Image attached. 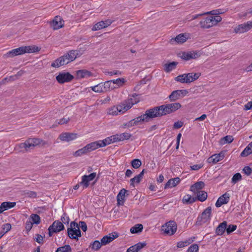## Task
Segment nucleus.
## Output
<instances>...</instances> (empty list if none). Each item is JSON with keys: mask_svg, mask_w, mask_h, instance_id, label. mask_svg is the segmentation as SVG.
I'll list each match as a JSON object with an SVG mask.
<instances>
[{"mask_svg": "<svg viewBox=\"0 0 252 252\" xmlns=\"http://www.w3.org/2000/svg\"><path fill=\"white\" fill-rule=\"evenodd\" d=\"M78 55L77 51H70L65 54L53 62L51 66L54 67H59L62 65L66 64L74 60Z\"/></svg>", "mask_w": 252, "mask_h": 252, "instance_id": "1", "label": "nucleus"}, {"mask_svg": "<svg viewBox=\"0 0 252 252\" xmlns=\"http://www.w3.org/2000/svg\"><path fill=\"white\" fill-rule=\"evenodd\" d=\"M40 49L36 46H22L9 51L6 55L8 57H13L25 53H32L38 52Z\"/></svg>", "mask_w": 252, "mask_h": 252, "instance_id": "2", "label": "nucleus"}, {"mask_svg": "<svg viewBox=\"0 0 252 252\" xmlns=\"http://www.w3.org/2000/svg\"><path fill=\"white\" fill-rule=\"evenodd\" d=\"M220 14L214 15L215 16H210L206 17L200 22V25L202 28L209 29L214 26L216 25L222 20L221 17L219 16Z\"/></svg>", "mask_w": 252, "mask_h": 252, "instance_id": "3", "label": "nucleus"}, {"mask_svg": "<svg viewBox=\"0 0 252 252\" xmlns=\"http://www.w3.org/2000/svg\"><path fill=\"white\" fill-rule=\"evenodd\" d=\"M139 101V99L137 97V95L135 94L134 95H129L127 99L119 104L120 107H122V109H120V110H121L122 113L124 114L130 109L133 105L137 103Z\"/></svg>", "mask_w": 252, "mask_h": 252, "instance_id": "4", "label": "nucleus"}, {"mask_svg": "<svg viewBox=\"0 0 252 252\" xmlns=\"http://www.w3.org/2000/svg\"><path fill=\"white\" fill-rule=\"evenodd\" d=\"M200 76V73L183 74L176 77L175 80L182 83H190L197 80Z\"/></svg>", "mask_w": 252, "mask_h": 252, "instance_id": "5", "label": "nucleus"}, {"mask_svg": "<svg viewBox=\"0 0 252 252\" xmlns=\"http://www.w3.org/2000/svg\"><path fill=\"white\" fill-rule=\"evenodd\" d=\"M45 142L39 138H29L24 143L20 144V147L24 148L26 150L32 149L36 146L44 145Z\"/></svg>", "mask_w": 252, "mask_h": 252, "instance_id": "6", "label": "nucleus"}, {"mask_svg": "<svg viewBox=\"0 0 252 252\" xmlns=\"http://www.w3.org/2000/svg\"><path fill=\"white\" fill-rule=\"evenodd\" d=\"M162 111V110L160 106L147 110L144 114L147 122H149L150 120L155 118L163 116L164 115Z\"/></svg>", "mask_w": 252, "mask_h": 252, "instance_id": "7", "label": "nucleus"}, {"mask_svg": "<svg viewBox=\"0 0 252 252\" xmlns=\"http://www.w3.org/2000/svg\"><path fill=\"white\" fill-rule=\"evenodd\" d=\"M67 233L68 237L73 239L78 240V237L81 236L79 225L75 221L70 223V227L67 229Z\"/></svg>", "mask_w": 252, "mask_h": 252, "instance_id": "8", "label": "nucleus"}, {"mask_svg": "<svg viewBox=\"0 0 252 252\" xmlns=\"http://www.w3.org/2000/svg\"><path fill=\"white\" fill-rule=\"evenodd\" d=\"M177 228V224L175 221L170 220L161 227V230L166 235H173L176 231Z\"/></svg>", "mask_w": 252, "mask_h": 252, "instance_id": "9", "label": "nucleus"}, {"mask_svg": "<svg viewBox=\"0 0 252 252\" xmlns=\"http://www.w3.org/2000/svg\"><path fill=\"white\" fill-rule=\"evenodd\" d=\"M164 115L171 113L181 107V105L178 102L169 103L160 105Z\"/></svg>", "mask_w": 252, "mask_h": 252, "instance_id": "10", "label": "nucleus"}, {"mask_svg": "<svg viewBox=\"0 0 252 252\" xmlns=\"http://www.w3.org/2000/svg\"><path fill=\"white\" fill-rule=\"evenodd\" d=\"M64 228V225L62 222L59 220H55L48 228L49 235L51 237L53 233L59 232Z\"/></svg>", "mask_w": 252, "mask_h": 252, "instance_id": "11", "label": "nucleus"}, {"mask_svg": "<svg viewBox=\"0 0 252 252\" xmlns=\"http://www.w3.org/2000/svg\"><path fill=\"white\" fill-rule=\"evenodd\" d=\"M252 28V20L239 25L234 28V31L236 33H243L248 32Z\"/></svg>", "mask_w": 252, "mask_h": 252, "instance_id": "12", "label": "nucleus"}, {"mask_svg": "<svg viewBox=\"0 0 252 252\" xmlns=\"http://www.w3.org/2000/svg\"><path fill=\"white\" fill-rule=\"evenodd\" d=\"M211 211L212 209L210 207H208L205 209L201 215L198 217V222L200 224H202L209 221L211 219Z\"/></svg>", "mask_w": 252, "mask_h": 252, "instance_id": "13", "label": "nucleus"}, {"mask_svg": "<svg viewBox=\"0 0 252 252\" xmlns=\"http://www.w3.org/2000/svg\"><path fill=\"white\" fill-rule=\"evenodd\" d=\"M73 78V75L68 72H62L56 76L57 81L61 84L68 82Z\"/></svg>", "mask_w": 252, "mask_h": 252, "instance_id": "14", "label": "nucleus"}, {"mask_svg": "<svg viewBox=\"0 0 252 252\" xmlns=\"http://www.w3.org/2000/svg\"><path fill=\"white\" fill-rule=\"evenodd\" d=\"M188 93L189 92L187 90H176L173 91L169 97L171 100L175 101L187 95Z\"/></svg>", "mask_w": 252, "mask_h": 252, "instance_id": "15", "label": "nucleus"}, {"mask_svg": "<svg viewBox=\"0 0 252 252\" xmlns=\"http://www.w3.org/2000/svg\"><path fill=\"white\" fill-rule=\"evenodd\" d=\"M96 174L95 172L91 173L89 175H83L82 176L80 185L83 186L84 188H87L89 185V182L93 181L96 177Z\"/></svg>", "mask_w": 252, "mask_h": 252, "instance_id": "16", "label": "nucleus"}, {"mask_svg": "<svg viewBox=\"0 0 252 252\" xmlns=\"http://www.w3.org/2000/svg\"><path fill=\"white\" fill-rule=\"evenodd\" d=\"M112 23L111 20L108 19L105 21H101L95 24L92 28L93 31L100 30L110 26Z\"/></svg>", "mask_w": 252, "mask_h": 252, "instance_id": "17", "label": "nucleus"}, {"mask_svg": "<svg viewBox=\"0 0 252 252\" xmlns=\"http://www.w3.org/2000/svg\"><path fill=\"white\" fill-rule=\"evenodd\" d=\"M189 37V34L181 33L178 35L175 38L171 39L170 43L171 44H174V42H176L178 44H182L185 42Z\"/></svg>", "mask_w": 252, "mask_h": 252, "instance_id": "18", "label": "nucleus"}, {"mask_svg": "<svg viewBox=\"0 0 252 252\" xmlns=\"http://www.w3.org/2000/svg\"><path fill=\"white\" fill-rule=\"evenodd\" d=\"M59 138L61 141L69 142L77 138V134L69 132H65L60 134Z\"/></svg>", "mask_w": 252, "mask_h": 252, "instance_id": "19", "label": "nucleus"}, {"mask_svg": "<svg viewBox=\"0 0 252 252\" xmlns=\"http://www.w3.org/2000/svg\"><path fill=\"white\" fill-rule=\"evenodd\" d=\"M229 194L225 192L218 199L215 205L217 208L220 207L222 205L227 204L229 201Z\"/></svg>", "mask_w": 252, "mask_h": 252, "instance_id": "20", "label": "nucleus"}, {"mask_svg": "<svg viewBox=\"0 0 252 252\" xmlns=\"http://www.w3.org/2000/svg\"><path fill=\"white\" fill-rule=\"evenodd\" d=\"M51 25L54 30H58L63 26L64 21L60 16H57L54 18Z\"/></svg>", "mask_w": 252, "mask_h": 252, "instance_id": "21", "label": "nucleus"}, {"mask_svg": "<svg viewBox=\"0 0 252 252\" xmlns=\"http://www.w3.org/2000/svg\"><path fill=\"white\" fill-rule=\"evenodd\" d=\"M220 12L219 10H212V11L207 12H204V13H200V14H195V15L189 16L187 18V19L189 21H192L195 19H197L198 17H199L201 16L204 15H206V14L217 15L218 14H220Z\"/></svg>", "mask_w": 252, "mask_h": 252, "instance_id": "22", "label": "nucleus"}, {"mask_svg": "<svg viewBox=\"0 0 252 252\" xmlns=\"http://www.w3.org/2000/svg\"><path fill=\"white\" fill-rule=\"evenodd\" d=\"M200 56L199 52L194 51H189L184 53L182 56V58L185 60L188 61L190 59H194Z\"/></svg>", "mask_w": 252, "mask_h": 252, "instance_id": "23", "label": "nucleus"}, {"mask_svg": "<svg viewBox=\"0 0 252 252\" xmlns=\"http://www.w3.org/2000/svg\"><path fill=\"white\" fill-rule=\"evenodd\" d=\"M118 237V235L117 233H114L109 234L108 235H106L104 236L101 239V245H106L107 244L110 243L112 241H113L115 239L117 238Z\"/></svg>", "mask_w": 252, "mask_h": 252, "instance_id": "24", "label": "nucleus"}, {"mask_svg": "<svg viewBox=\"0 0 252 252\" xmlns=\"http://www.w3.org/2000/svg\"><path fill=\"white\" fill-rule=\"evenodd\" d=\"M126 192L127 190L125 189H123L120 190L117 196V201L118 205L122 206L124 205L125 202V196Z\"/></svg>", "mask_w": 252, "mask_h": 252, "instance_id": "25", "label": "nucleus"}, {"mask_svg": "<svg viewBox=\"0 0 252 252\" xmlns=\"http://www.w3.org/2000/svg\"><path fill=\"white\" fill-rule=\"evenodd\" d=\"M204 186L205 184L203 182H197L190 186V190L195 194L201 191V189L204 187Z\"/></svg>", "mask_w": 252, "mask_h": 252, "instance_id": "26", "label": "nucleus"}, {"mask_svg": "<svg viewBox=\"0 0 252 252\" xmlns=\"http://www.w3.org/2000/svg\"><path fill=\"white\" fill-rule=\"evenodd\" d=\"M224 158V154L220 153L217 154H214L208 158L207 161L209 163L216 164L218 162Z\"/></svg>", "mask_w": 252, "mask_h": 252, "instance_id": "27", "label": "nucleus"}, {"mask_svg": "<svg viewBox=\"0 0 252 252\" xmlns=\"http://www.w3.org/2000/svg\"><path fill=\"white\" fill-rule=\"evenodd\" d=\"M88 153L93 151L99 148L102 147L100 140L90 143L86 145Z\"/></svg>", "mask_w": 252, "mask_h": 252, "instance_id": "28", "label": "nucleus"}, {"mask_svg": "<svg viewBox=\"0 0 252 252\" xmlns=\"http://www.w3.org/2000/svg\"><path fill=\"white\" fill-rule=\"evenodd\" d=\"M114 136L116 142H118L129 139L131 137V134L128 132H124L114 134Z\"/></svg>", "mask_w": 252, "mask_h": 252, "instance_id": "29", "label": "nucleus"}, {"mask_svg": "<svg viewBox=\"0 0 252 252\" xmlns=\"http://www.w3.org/2000/svg\"><path fill=\"white\" fill-rule=\"evenodd\" d=\"M146 245L145 243H138L130 247L126 251V252H138L141 249Z\"/></svg>", "mask_w": 252, "mask_h": 252, "instance_id": "30", "label": "nucleus"}, {"mask_svg": "<svg viewBox=\"0 0 252 252\" xmlns=\"http://www.w3.org/2000/svg\"><path fill=\"white\" fill-rule=\"evenodd\" d=\"M227 228V222L225 221L220 223L216 229V233L218 235H222Z\"/></svg>", "mask_w": 252, "mask_h": 252, "instance_id": "31", "label": "nucleus"}, {"mask_svg": "<svg viewBox=\"0 0 252 252\" xmlns=\"http://www.w3.org/2000/svg\"><path fill=\"white\" fill-rule=\"evenodd\" d=\"M180 181V179L178 177L171 179L165 185L164 189L174 187L179 183Z\"/></svg>", "mask_w": 252, "mask_h": 252, "instance_id": "32", "label": "nucleus"}, {"mask_svg": "<svg viewBox=\"0 0 252 252\" xmlns=\"http://www.w3.org/2000/svg\"><path fill=\"white\" fill-rule=\"evenodd\" d=\"M120 109H122V107H120V104L117 106H114L108 109V113L113 116H117L120 114H123Z\"/></svg>", "mask_w": 252, "mask_h": 252, "instance_id": "33", "label": "nucleus"}, {"mask_svg": "<svg viewBox=\"0 0 252 252\" xmlns=\"http://www.w3.org/2000/svg\"><path fill=\"white\" fill-rule=\"evenodd\" d=\"M102 147H105L110 144L115 143L116 140L114 135L108 137L102 140H100Z\"/></svg>", "mask_w": 252, "mask_h": 252, "instance_id": "34", "label": "nucleus"}, {"mask_svg": "<svg viewBox=\"0 0 252 252\" xmlns=\"http://www.w3.org/2000/svg\"><path fill=\"white\" fill-rule=\"evenodd\" d=\"M144 174V170H142L138 175L130 179V186L134 187L135 184H138L141 181Z\"/></svg>", "mask_w": 252, "mask_h": 252, "instance_id": "35", "label": "nucleus"}, {"mask_svg": "<svg viewBox=\"0 0 252 252\" xmlns=\"http://www.w3.org/2000/svg\"><path fill=\"white\" fill-rule=\"evenodd\" d=\"M195 240V237H193L189 238L188 240L183 241H180L177 243V247L179 248H184L189 245L190 244L192 243Z\"/></svg>", "mask_w": 252, "mask_h": 252, "instance_id": "36", "label": "nucleus"}, {"mask_svg": "<svg viewBox=\"0 0 252 252\" xmlns=\"http://www.w3.org/2000/svg\"><path fill=\"white\" fill-rule=\"evenodd\" d=\"M196 200V198L195 197H192L189 194L185 195L182 199L183 203L187 204H191Z\"/></svg>", "mask_w": 252, "mask_h": 252, "instance_id": "37", "label": "nucleus"}, {"mask_svg": "<svg viewBox=\"0 0 252 252\" xmlns=\"http://www.w3.org/2000/svg\"><path fill=\"white\" fill-rule=\"evenodd\" d=\"M195 194H196L197 197H195L196 200H198L201 202H203L206 200L207 198V193L206 191L204 190H201L199 191Z\"/></svg>", "mask_w": 252, "mask_h": 252, "instance_id": "38", "label": "nucleus"}, {"mask_svg": "<svg viewBox=\"0 0 252 252\" xmlns=\"http://www.w3.org/2000/svg\"><path fill=\"white\" fill-rule=\"evenodd\" d=\"M89 153L87 149L86 146H84L82 148H81L75 152H74L72 155L75 157H81L83 155H86Z\"/></svg>", "mask_w": 252, "mask_h": 252, "instance_id": "39", "label": "nucleus"}, {"mask_svg": "<svg viewBox=\"0 0 252 252\" xmlns=\"http://www.w3.org/2000/svg\"><path fill=\"white\" fill-rule=\"evenodd\" d=\"M77 76L79 78H87L91 75V73L87 70H79L76 72Z\"/></svg>", "mask_w": 252, "mask_h": 252, "instance_id": "40", "label": "nucleus"}, {"mask_svg": "<svg viewBox=\"0 0 252 252\" xmlns=\"http://www.w3.org/2000/svg\"><path fill=\"white\" fill-rule=\"evenodd\" d=\"M134 122L135 126H137L139 124H141L144 122H148L145 114L141 115V116L136 117L133 119Z\"/></svg>", "mask_w": 252, "mask_h": 252, "instance_id": "41", "label": "nucleus"}, {"mask_svg": "<svg viewBox=\"0 0 252 252\" xmlns=\"http://www.w3.org/2000/svg\"><path fill=\"white\" fill-rule=\"evenodd\" d=\"M29 220L32 221L33 224H39L41 221L39 216L35 214H32L29 218Z\"/></svg>", "mask_w": 252, "mask_h": 252, "instance_id": "42", "label": "nucleus"}, {"mask_svg": "<svg viewBox=\"0 0 252 252\" xmlns=\"http://www.w3.org/2000/svg\"><path fill=\"white\" fill-rule=\"evenodd\" d=\"M143 227L141 224H136L134 226L132 227L130 231L132 234L137 233L141 232L143 230Z\"/></svg>", "mask_w": 252, "mask_h": 252, "instance_id": "43", "label": "nucleus"}, {"mask_svg": "<svg viewBox=\"0 0 252 252\" xmlns=\"http://www.w3.org/2000/svg\"><path fill=\"white\" fill-rule=\"evenodd\" d=\"M91 89L95 93H102L105 92L103 89V83H99L95 86L91 87Z\"/></svg>", "mask_w": 252, "mask_h": 252, "instance_id": "44", "label": "nucleus"}, {"mask_svg": "<svg viewBox=\"0 0 252 252\" xmlns=\"http://www.w3.org/2000/svg\"><path fill=\"white\" fill-rule=\"evenodd\" d=\"M177 64V63L175 62H173L165 64L164 65V69L166 72H169L175 68L176 65Z\"/></svg>", "mask_w": 252, "mask_h": 252, "instance_id": "45", "label": "nucleus"}, {"mask_svg": "<svg viewBox=\"0 0 252 252\" xmlns=\"http://www.w3.org/2000/svg\"><path fill=\"white\" fill-rule=\"evenodd\" d=\"M16 205L15 202H3L1 204L3 211L7 210L14 207Z\"/></svg>", "mask_w": 252, "mask_h": 252, "instance_id": "46", "label": "nucleus"}, {"mask_svg": "<svg viewBox=\"0 0 252 252\" xmlns=\"http://www.w3.org/2000/svg\"><path fill=\"white\" fill-rule=\"evenodd\" d=\"M103 89H105V92L108 91L110 90H112L115 87L113 85V82L112 80L106 81L104 83H103Z\"/></svg>", "mask_w": 252, "mask_h": 252, "instance_id": "47", "label": "nucleus"}, {"mask_svg": "<svg viewBox=\"0 0 252 252\" xmlns=\"http://www.w3.org/2000/svg\"><path fill=\"white\" fill-rule=\"evenodd\" d=\"M234 140V138L231 135H227L221 139V143L222 144H225L226 143H230Z\"/></svg>", "mask_w": 252, "mask_h": 252, "instance_id": "48", "label": "nucleus"}, {"mask_svg": "<svg viewBox=\"0 0 252 252\" xmlns=\"http://www.w3.org/2000/svg\"><path fill=\"white\" fill-rule=\"evenodd\" d=\"M251 154H252V150L249 144L244 149V150L241 153L242 157H246Z\"/></svg>", "mask_w": 252, "mask_h": 252, "instance_id": "49", "label": "nucleus"}, {"mask_svg": "<svg viewBox=\"0 0 252 252\" xmlns=\"http://www.w3.org/2000/svg\"><path fill=\"white\" fill-rule=\"evenodd\" d=\"M251 154H252V150L249 144L244 149V150L241 153L242 157H246Z\"/></svg>", "mask_w": 252, "mask_h": 252, "instance_id": "50", "label": "nucleus"}, {"mask_svg": "<svg viewBox=\"0 0 252 252\" xmlns=\"http://www.w3.org/2000/svg\"><path fill=\"white\" fill-rule=\"evenodd\" d=\"M113 85L116 84L118 87L122 86L126 82V80L123 78L112 80Z\"/></svg>", "mask_w": 252, "mask_h": 252, "instance_id": "51", "label": "nucleus"}, {"mask_svg": "<svg viewBox=\"0 0 252 252\" xmlns=\"http://www.w3.org/2000/svg\"><path fill=\"white\" fill-rule=\"evenodd\" d=\"M71 251V247L69 245L58 248L56 252H69Z\"/></svg>", "mask_w": 252, "mask_h": 252, "instance_id": "52", "label": "nucleus"}, {"mask_svg": "<svg viewBox=\"0 0 252 252\" xmlns=\"http://www.w3.org/2000/svg\"><path fill=\"white\" fill-rule=\"evenodd\" d=\"M131 164L134 168L137 169L141 165L142 162L139 159H134L131 161Z\"/></svg>", "mask_w": 252, "mask_h": 252, "instance_id": "53", "label": "nucleus"}, {"mask_svg": "<svg viewBox=\"0 0 252 252\" xmlns=\"http://www.w3.org/2000/svg\"><path fill=\"white\" fill-rule=\"evenodd\" d=\"M242 179V176L240 173H237L235 174L232 178V182L233 184H236L238 181H240Z\"/></svg>", "mask_w": 252, "mask_h": 252, "instance_id": "54", "label": "nucleus"}, {"mask_svg": "<svg viewBox=\"0 0 252 252\" xmlns=\"http://www.w3.org/2000/svg\"><path fill=\"white\" fill-rule=\"evenodd\" d=\"M102 246V245H101V242H100L99 241L96 240L93 243L92 248L95 251H97Z\"/></svg>", "mask_w": 252, "mask_h": 252, "instance_id": "55", "label": "nucleus"}, {"mask_svg": "<svg viewBox=\"0 0 252 252\" xmlns=\"http://www.w3.org/2000/svg\"><path fill=\"white\" fill-rule=\"evenodd\" d=\"M61 220L62 223H63L64 224H68L70 221L69 217L65 213H63L61 217Z\"/></svg>", "mask_w": 252, "mask_h": 252, "instance_id": "56", "label": "nucleus"}, {"mask_svg": "<svg viewBox=\"0 0 252 252\" xmlns=\"http://www.w3.org/2000/svg\"><path fill=\"white\" fill-rule=\"evenodd\" d=\"M199 247L197 244H193L191 245L188 250V252H198Z\"/></svg>", "mask_w": 252, "mask_h": 252, "instance_id": "57", "label": "nucleus"}, {"mask_svg": "<svg viewBox=\"0 0 252 252\" xmlns=\"http://www.w3.org/2000/svg\"><path fill=\"white\" fill-rule=\"evenodd\" d=\"M237 228V226L234 224L229 225L226 228V232L227 234H230L235 231Z\"/></svg>", "mask_w": 252, "mask_h": 252, "instance_id": "58", "label": "nucleus"}, {"mask_svg": "<svg viewBox=\"0 0 252 252\" xmlns=\"http://www.w3.org/2000/svg\"><path fill=\"white\" fill-rule=\"evenodd\" d=\"M78 225L79 227H80L84 232L86 231L87 229V226L85 222L80 221L79 224Z\"/></svg>", "mask_w": 252, "mask_h": 252, "instance_id": "59", "label": "nucleus"}, {"mask_svg": "<svg viewBox=\"0 0 252 252\" xmlns=\"http://www.w3.org/2000/svg\"><path fill=\"white\" fill-rule=\"evenodd\" d=\"M134 126L135 125L133 119L124 124V127L126 128H129Z\"/></svg>", "mask_w": 252, "mask_h": 252, "instance_id": "60", "label": "nucleus"}, {"mask_svg": "<svg viewBox=\"0 0 252 252\" xmlns=\"http://www.w3.org/2000/svg\"><path fill=\"white\" fill-rule=\"evenodd\" d=\"M243 172L247 175H250L252 173V169L248 166H245L243 169Z\"/></svg>", "mask_w": 252, "mask_h": 252, "instance_id": "61", "label": "nucleus"}, {"mask_svg": "<svg viewBox=\"0 0 252 252\" xmlns=\"http://www.w3.org/2000/svg\"><path fill=\"white\" fill-rule=\"evenodd\" d=\"M33 223L32 222V221H30L29 219L27 220L26 222V226L25 228L27 230H30L32 228Z\"/></svg>", "mask_w": 252, "mask_h": 252, "instance_id": "62", "label": "nucleus"}, {"mask_svg": "<svg viewBox=\"0 0 252 252\" xmlns=\"http://www.w3.org/2000/svg\"><path fill=\"white\" fill-rule=\"evenodd\" d=\"M203 167V165L201 164H194L190 166V168L192 170H198Z\"/></svg>", "mask_w": 252, "mask_h": 252, "instance_id": "63", "label": "nucleus"}, {"mask_svg": "<svg viewBox=\"0 0 252 252\" xmlns=\"http://www.w3.org/2000/svg\"><path fill=\"white\" fill-rule=\"evenodd\" d=\"M252 109V101H249L244 106V109L245 110H249Z\"/></svg>", "mask_w": 252, "mask_h": 252, "instance_id": "64", "label": "nucleus"}]
</instances>
